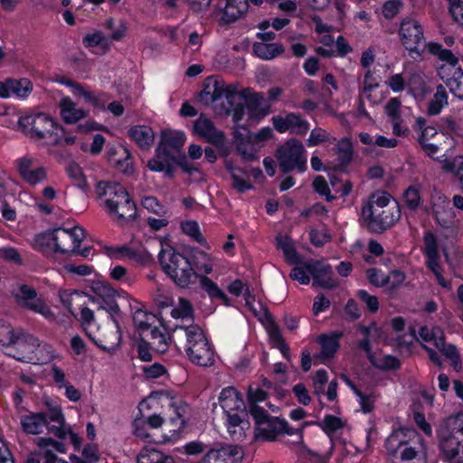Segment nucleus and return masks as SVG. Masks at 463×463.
Listing matches in <instances>:
<instances>
[{
  "instance_id": "nucleus-1",
  "label": "nucleus",
  "mask_w": 463,
  "mask_h": 463,
  "mask_svg": "<svg viewBox=\"0 0 463 463\" xmlns=\"http://www.w3.org/2000/svg\"><path fill=\"white\" fill-rule=\"evenodd\" d=\"M172 338L179 348L184 350L193 364L204 367L214 364L213 349L198 325H175L172 328Z\"/></svg>"
},
{
  "instance_id": "nucleus-2",
  "label": "nucleus",
  "mask_w": 463,
  "mask_h": 463,
  "mask_svg": "<svg viewBox=\"0 0 463 463\" xmlns=\"http://www.w3.org/2000/svg\"><path fill=\"white\" fill-rule=\"evenodd\" d=\"M401 218L399 205L387 194H373L361 209L362 224L369 232L383 233Z\"/></svg>"
},
{
  "instance_id": "nucleus-3",
  "label": "nucleus",
  "mask_w": 463,
  "mask_h": 463,
  "mask_svg": "<svg viewBox=\"0 0 463 463\" xmlns=\"http://www.w3.org/2000/svg\"><path fill=\"white\" fill-rule=\"evenodd\" d=\"M96 193L99 197H107L105 206L118 222L124 223L136 218V203L121 184L100 181L96 185Z\"/></svg>"
},
{
  "instance_id": "nucleus-4",
  "label": "nucleus",
  "mask_w": 463,
  "mask_h": 463,
  "mask_svg": "<svg viewBox=\"0 0 463 463\" xmlns=\"http://www.w3.org/2000/svg\"><path fill=\"white\" fill-rule=\"evenodd\" d=\"M159 245L161 250L158 253V261L165 273L180 288L194 284L199 275L194 271L189 260L169 245L164 247L161 242Z\"/></svg>"
},
{
  "instance_id": "nucleus-5",
  "label": "nucleus",
  "mask_w": 463,
  "mask_h": 463,
  "mask_svg": "<svg viewBox=\"0 0 463 463\" xmlns=\"http://www.w3.org/2000/svg\"><path fill=\"white\" fill-rule=\"evenodd\" d=\"M438 435L445 458L450 463H463V414L448 418Z\"/></svg>"
},
{
  "instance_id": "nucleus-6",
  "label": "nucleus",
  "mask_w": 463,
  "mask_h": 463,
  "mask_svg": "<svg viewBox=\"0 0 463 463\" xmlns=\"http://www.w3.org/2000/svg\"><path fill=\"white\" fill-rule=\"evenodd\" d=\"M85 237V231L81 227L75 226L71 230L58 228L52 232L37 236L36 243L40 250L53 246L55 252L73 254L77 252Z\"/></svg>"
},
{
  "instance_id": "nucleus-7",
  "label": "nucleus",
  "mask_w": 463,
  "mask_h": 463,
  "mask_svg": "<svg viewBox=\"0 0 463 463\" xmlns=\"http://www.w3.org/2000/svg\"><path fill=\"white\" fill-rule=\"evenodd\" d=\"M250 414L255 420L256 437L259 439L273 441L282 433L294 434L298 433L300 443H302V429L293 430L288 427V423L279 418L270 417L267 411L258 405L251 407Z\"/></svg>"
},
{
  "instance_id": "nucleus-8",
  "label": "nucleus",
  "mask_w": 463,
  "mask_h": 463,
  "mask_svg": "<svg viewBox=\"0 0 463 463\" xmlns=\"http://www.w3.org/2000/svg\"><path fill=\"white\" fill-rule=\"evenodd\" d=\"M275 157L283 174L293 171L303 173L307 168L306 149L296 138H290L279 146L275 151Z\"/></svg>"
},
{
  "instance_id": "nucleus-9",
  "label": "nucleus",
  "mask_w": 463,
  "mask_h": 463,
  "mask_svg": "<svg viewBox=\"0 0 463 463\" xmlns=\"http://www.w3.org/2000/svg\"><path fill=\"white\" fill-rule=\"evenodd\" d=\"M220 103L215 104L214 110L217 115L227 116L232 114L235 122L240 121L244 116L243 97L239 90L238 84H227L222 86L220 90Z\"/></svg>"
},
{
  "instance_id": "nucleus-10",
  "label": "nucleus",
  "mask_w": 463,
  "mask_h": 463,
  "mask_svg": "<svg viewBox=\"0 0 463 463\" xmlns=\"http://www.w3.org/2000/svg\"><path fill=\"white\" fill-rule=\"evenodd\" d=\"M18 128L33 140H42L52 137L58 126L52 118L43 113L23 116L17 122Z\"/></svg>"
},
{
  "instance_id": "nucleus-11",
  "label": "nucleus",
  "mask_w": 463,
  "mask_h": 463,
  "mask_svg": "<svg viewBox=\"0 0 463 463\" xmlns=\"http://www.w3.org/2000/svg\"><path fill=\"white\" fill-rule=\"evenodd\" d=\"M244 297H245L246 305L254 313V315L256 317H258L260 321L263 322L265 319L269 323L268 333H269V335L271 341L273 342L275 346L280 350L283 356L285 358L288 359L289 358V347L286 344V342L280 333V330H279V326L276 325V323L273 319V317L269 313L267 306H265L261 303H259L258 304L259 308L254 307L252 305V302L254 301L255 298H254V296H252L250 294L248 288L245 289Z\"/></svg>"
},
{
  "instance_id": "nucleus-12",
  "label": "nucleus",
  "mask_w": 463,
  "mask_h": 463,
  "mask_svg": "<svg viewBox=\"0 0 463 463\" xmlns=\"http://www.w3.org/2000/svg\"><path fill=\"white\" fill-rule=\"evenodd\" d=\"M15 345V353L13 356L19 361L40 364H46L51 359L45 346L41 345L38 339L33 336L17 338Z\"/></svg>"
},
{
  "instance_id": "nucleus-13",
  "label": "nucleus",
  "mask_w": 463,
  "mask_h": 463,
  "mask_svg": "<svg viewBox=\"0 0 463 463\" xmlns=\"http://www.w3.org/2000/svg\"><path fill=\"white\" fill-rule=\"evenodd\" d=\"M185 137L182 132L175 130H163L161 132V139L156 149V156L160 159H174L183 154Z\"/></svg>"
},
{
  "instance_id": "nucleus-14",
  "label": "nucleus",
  "mask_w": 463,
  "mask_h": 463,
  "mask_svg": "<svg viewBox=\"0 0 463 463\" xmlns=\"http://www.w3.org/2000/svg\"><path fill=\"white\" fill-rule=\"evenodd\" d=\"M90 290L94 296H90V298L93 302L100 304V307L109 312L112 317L119 313L120 309L118 305L119 295L108 283L94 281L90 286Z\"/></svg>"
},
{
  "instance_id": "nucleus-15",
  "label": "nucleus",
  "mask_w": 463,
  "mask_h": 463,
  "mask_svg": "<svg viewBox=\"0 0 463 463\" xmlns=\"http://www.w3.org/2000/svg\"><path fill=\"white\" fill-rule=\"evenodd\" d=\"M399 33L403 46L410 52H419L420 47L425 45L422 27L416 20H403Z\"/></svg>"
},
{
  "instance_id": "nucleus-16",
  "label": "nucleus",
  "mask_w": 463,
  "mask_h": 463,
  "mask_svg": "<svg viewBox=\"0 0 463 463\" xmlns=\"http://www.w3.org/2000/svg\"><path fill=\"white\" fill-rule=\"evenodd\" d=\"M90 336L97 345L109 353L118 348L121 343L119 326L114 317L109 323L99 326L95 336Z\"/></svg>"
},
{
  "instance_id": "nucleus-17",
  "label": "nucleus",
  "mask_w": 463,
  "mask_h": 463,
  "mask_svg": "<svg viewBox=\"0 0 463 463\" xmlns=\"http://www.w3.org/2000/svg\"><path fill=\"white\" fill-rule=\"evenodd\" d=\"M242 448L237 445L222 446L209 450L200 463H240L243 458Z\"/></svg>"
},
{
  "instance_id": "nucleus-18",
  "label": "nucleus",
  "mask_w": 463,
  "mask_h": 463,
  "mask_svg": "<svg viewBox=\"0 0 463 463\" xmlns=\"http://www.w3.org/2000/svg\"><path fill=\"white\" fill-rule=\"evenodd\" d=\"M17 171L24 181L34 185L46 179V168L36 165L33 157L23 156L16 161Z\"/></svg>"
},
{
  "instance_id": "nucleus-19",
  "label": "nucleus",
  "mask_w": 463,
  "mask_h": 463,
  "mask_svg": "<svg viewBox=\"0 0 463 463\" xmlns=\"http://www.w3.org/2000/svg\"><path fill=\"white\" fill-rule=\"evenodd\" d=\"M305 267L313 277L314 287L332 289L337 286V281L333 278V270L329 265L310 260L306 261Z\"/></svg>"
},
{
  "instance_id": "nucleus-20",
  "label": "nucleus",
  "mask_w": 463,
  "mask_h": 463,
  "mask_svg": "<svg viewBox=\"0 0 463 463\" xmlns=\"http://www.w3.org/2000/svg\"><path fill=\"white\" fill-rule=\"evenodd\" d=\"M217 8L222 13V22L232 24L246 15L249 4L248 0H218Z\"/></svg>"
},
{
  "instance_id": "nucleus-21",
  "label": "nucleus",
  "mask_w": 463,
  "mask_h": 463,
  "mask_svg": "<svg viewBox=\"0 0 463 463\" xmlns=\"http://www.w3.org/2000/svg\"><path fill=\"white\" fill-rule=\"evenodd\" d=\"M108 160L114 168L125 175H129L134 173L130 153L122 146L110 148L108 152Z\"/></svg>"
},
{
  "instance_id": "nucleus-22",
  "label": "nucleus",
  "mask_w": 463,
  "mask_h": 463,
  "mask_svg": "<svg viewBox=\"0 0 463 463\" xmlns=\"http://www.w3.org/2000/svg\"><path fill=\"white\" fill-rule=\"evenodd\" d=\"M139 336L142 343L148 345L150 349L157 353H165L168 348V340H173L172 335L167 339L165 335L155 326L139 333Z\"/></svg>"
},
{
  "instance_id": "nucleus-23",
  "label": "nucleus",
  "mask_w": 463,
  "mask_h": 463,
  "mask_svg": "<svg viewBox=\"0 0 463 463\" xmlns=\"http://www.w3.org/2000/svg\"><path fill=\"white\" fill-rule=\"evenodd\" d=\"M195 132L208 142L214 145H222L224 141V136L214 127L213 123L206 118L200 117L194 123Z\"/></svg>"
},
{
  "instance_id": "nucleus-24",
  "label": "nucleus",
  "mask_w": 463,
  "mask_h": 463,
  "mask_svg": "<svg viewBox=\"0 0 463 463\" xmlns=\"http://www.w3.org/2000/svg\"><path fill=\"white\" fill-rule=\"evenodd\" d=\"M222 86H224V81L218 77H208L203 81V89L198 94V100L204 105L220 100V90Z\"/></svg>"
},
{
  "instance_id": "nucleus-25",
  "label": "nucleus",
  "mask_w": 463,
  "mask_h": 463,
  "mask_svg": "<svg viewBox=\"0 0 463 463\" xmlns=\"http://www.w3.org/2000/svg\"><path fill=\"white\" fill-rule=\"evenodd\" d=\"M276 246L283 251L284 258L289 265L302 264V258L297 252L289 236L279 234L276 237Z\"/></svg>"
},
{
  "instance_id": "nucleus-26",
  "label": "nucleus",
  "mask_w": 463,
  "mask_h": 463,
  "mask_svg": "<svg viewBox=\"0 0 463 463\" xmlns=\"http://www.w3.org/2000/svg\"><path fill=\"white\" fill-rule=\"evenodd\" d=\"M219 402L225 412L238 411L244 405L243 400L234 387L224 388L220 394Z\"/></svg>"
},
{
  "instance_id": "nucleus-27",
  "label": "nucleus",
  "mask_w": 463,
  "mask_h": 463,
  "mask_svg": "<svg viewBox=\"0 0 463 463\" xmlns=\"http://www.w3.org/2000/svg\"><path fill=\"white\" fill-rule=\"evenodd\" d=\"M23 430L29 434H40L47 424V416L44 413H30L21 419Z\"/></svg>"
},
{
  "instance_id": "nucleus-28",
  "label": "nucleus",
  "mask_w": 463,
  "mask_h": 463,
  "mask_svg": "<svg viewBox=\"0 0 463 463\" xmlns=\"http://www.w3.org/2000/svg\"><path fill=\"white\" fill-rule=\"evenodd\" d=\"M128 136L142 149L149 148L155 138L154 131L146 126H135L128 130Z\"/></svg>"
},
{
  "instance_id": "nucleus-29",
  "label": "nucleus",
  "mask_w": 463,
  "mask_h": 463,
  "mask_svg": "<svg viewBox=\"0 0 463 463\" xmlns=\"http://www.w3.org/2000/svg\"><path fill=\"white\" fill-rule=\"evenodd\" d=\"M60 107L61 118L68 124L75 123L87 115L85 110L76 109L75 103L70 98H63Z\"/></svg>"
},
{
  "instance_id": "nucleus-30",
  "label": "nucleus",
  "mask_w": 463,
  "mask_h": 463,
  "mask_svg": "<svg viewBox=\"0 0 463 463\" xmlns=\"http://www.w3.org/2000/svg\"><path fill=\"white\" fill-rule=\"evenodd\" d=\"M47 416L46 427L48 431L58 438H64L66 431L64 430V418L61 409L52 408L49 411Z\"/></svg>"
},
{
  "instance_id": "nucleus-31",
  "label": "nucleus",
  "mask_w": 463,
  "mask_h": 463,
  "mask_svg": "<svg viewBox=\"0 0 463 463\" xmlns=\"http://www.w3.org/2000/svg\"><path fill=\"white\" fill-rule=\"evenodd\" d=\"M409 430L399 429L394 430L386 439L385 447L389 456L395 457L399 450L408 445L407 433Z\"/></svg>"
},
{
  "instance_id": "nucleus-32",
  "label": "nucleus",
  "mask_w": 463,
  "mask_h": 463,
  "mask_svg": "<svg viewBox=\"0 0 463 463\" xmlns=\"http://www.w3.org/2000/svg\"><path fill=\"white\" fill-rule=\"evenodd\" d=\"M341 335L328 336L326 335H321L318 336L317 341L322 346V350L318 354L315 355V359H319L322 362L331 358L337 351L339 344L337 338Z\"/></svg>"
},
{
  "instance_id": "nucleus-33",
  "label": "nucleus",
  "mask_w": 463,
  "mask_h": 463,
  "mask_svg": "<svg viewBox=\"0 0 463 463\" xmlns=\"http://www.w3.org/2000/svg\"><path fill=\"white\" fill-rule=\"evenodd\" d=\"M252 49L255 55L262 60H271L285 52L280 43H255Z\"/></svg>"
},
{
  "instance_id": "nucleus-34",
  "label": "nucleus",
  "mask_w": 463,
  "mask_h": 463,
  "mask_svg": "<svg viewBox=\"0 0 463 463\" xmlns=\"http://www.w3.org/2000/svg\"><path fill=\"white\" fill-rule=\"evenodd\" d=\"M335 151L339 163L332 166L333 170L342 169L351 162L353 156L351 142L346 138L342 139L335 146Z\"/></svg>"
},
{
  "instance_id": "nucleus-35",
  "label": "nucleus",
  "mask_w": 463,
  "mask_h": 463,
  "mask_svg": "<svg viewBox=\"0 0 463 463\" xmlns=\"http://www.w3.org/2000/svg\"><path fill=\"white\" fill-rule=\"evenodd\" d=\"M448 104V94L443 85L437 86L433 98L430 100L427 112L429 115H438L442 108Z\"/></svg>"
},
{
  "instance_id": "nucleus-36",
  "label": "nucleus",
  "mask_w": 463,
  "mask_h": 463,
  "mask_svg": "<svg viewBox=\"0 0 463 463\" xmlns=\"http://www.w3.org/2000/svg\"><path fill=\"white\" fill-rule=\"evenodd\" d=\"M438 201L439 202L434 203L432 205L433 214L436 221L441 226H447L452 218V212L451 208L449 207V203L442 200L441 198H439Z\"/></svg>"
},
{
  "instance_id": "nucleus-37",
  "label": "nucleus",
  "mask_w": 463,
  "mask_h": 463,
  "mask_svg": "<svg viewBox=\"0 0 463 463\" xmlns=\"http://www.w3.org/2000/svg\"><path fill=\"white\" fill-rule=\"evenodd\" d=\"M428 51L439 60L448 62L451 66L457 65L458 59L449 50L444 49L441 44L437 43H429Z\"/></svg>"
},
{
  "instance_id": "nucleus-38",
  "label": "nucleus",
  "mask_w": 463,
  "mask_h": 463,
  "mask_svg": "<svg viewBox=\"0 0 463 463\" xmlns=\"http://www.w3.org/2000/svg\"><path fill=\"white\" fill-rule=\"evenodd\" d=\"M174 164H175V161L168 157L160 159L155 156L147 162V167L151 171L165 172L167 177L173 178L175 173Z\"/></svg>"
},
{
  "instance_id": "nucleus-39",
  "label": "nucleus",
  "mask_w": 463,
  "mask_h": 463,
  "mask_svg": "<svg viewBox=\"0 0 463 463\" xmlns=\"http://www.w3.org/2000/svg\"><path fill=\"white\" fill-rule=\"evenodd\" d=\"M86 297H88V295L78 291H68L64 289L59 291V298L61 303L73 316V306L81 304Z\"/></svg>"
},
{
  "instance_id": "nucleus-40",
  "label": "nucleus",
  "mask_w": 463,
  "mask_h": 463,
  "mask_svg": "<svg viewBox=\"0 0 463 463\" xmlns=\"http://www.w3.org/2000/svg\"><path fill=\"white\" fill-rule=\"evenodd\" d=\"M171 317L175 319H182V323L180 325H184L183 323L184 319L193 320L194 318L193 306L185 298H179L178 306L173 307L171 310Z\"/></svg>"
},
{
  "instance_id": "nucleus-41",
  "label": "nucleus",
  "mask_w": 463,
  "mask_h": 463,
  "mask_svg": "<svg viewBox=\"0 0 463 463\" xmlns=\"http://www.w3.org/2000/svg\"><path fill=\"white\" fill-rule=\"evenodd\" d=\"M437 129L433 127L424 128L421 131V135L419 138V142L425 151V153L430 156L434 157L435 154L438 152V146L428 143V140L437 135Z\"/></svg>"
},
{
  "instance_id": "nucleus-42",
  "label": "nucleus",
  "mask_w": 463,
  "mask_h": 463,
  "mask_svg": "<svg viewBox=\"0 0 463 463\" xmlns=\"http://www.w3.org/2000/svg\"><path fill=\"white\" fill-rule=\"evenodd\" d=\"M227 169L231 173V177L232 179V187L236 189L240 193H243L246 190L250 188V184L245 179V174L240 168H235L232 166V165L227 164Z\"/></svg>"
},
{
  "instance_id": "nucleus-43",
  "label": "nucleus",
  "mask_w": 463,
  "mask_h": 463,
  "mask_svg": "<svg viewBox=\"0 0 463 463\" xmlns=\"http://www.w3.org/2000/svg\"><path fill=\"white\" fill-rule=\"evenodd\" d=\"M201 287L212 297L218 298L223 301L225 305H229V298L227 296L217 287V285L209 278L205 276H199Z\"/></svg>"
},
{
  "instance_id": "nucleus-44",
  "label": "nucleus",
  "mask_w": 463,
  "mask_h": 463,
  "mask_svg": "<svg viewBox=\"0 0 463 463\" xmlns=\"http://www.w3.org/2000/svg\"><path fill=\"white\" fill-rule=\"evenodd\" d=\"M449 90L463 100V68L459 66L447 82Z\"/></svg>"
},
{
  "instance_id": "nucleus-45",
  "label": "nucleus",
  "mask_w": 463,
  "mask_h": 463,
  "mask_svg": "<svg viewBox=\"0 0 463 463\" xmlns=\"http://www.w3.org/2000/svg\"><path fill=\"white\" fill-rule=\"evenodd\" d=\"M133 321L139 333H143L154 326L156 317L142 310H137L134 313Z\"/></svg>"
},
{
  "instance_id": "nucleus-46",
  "label": "nucleus",
  "mask_w": 463,
  "mask_h": 463,
  "mask_svg": "<svg viewBox=\"0 0 463 463\" xmlns=\"http://www.w3.org/2000/svg\"><path fill=\"white\" fill-rule=\"evenodd\" d=\"M7 86L10 90V95L14 94L17 97H21V98L27 96V94L32 90V84L27 79H21V80L8 79Z\"/></svg>"
},
{
  "instance_id": "nucleus-47",
  "label": "nucleus",
  "mask_w": 463,
  "mask_h": 463,
  "mask_svg": "<svg viewBox=\"0 0 463 463\" xmlns=\"http://www.w3.org/2000/svg\"><path fill=\"white\" fill-rule=\"evenodd\" d=\"M286 120L288 122V130L292 133L303 135L308 130V123L294 113L288 114Z\"/></svg>"
},
{
  "instance_id": "nucleus-48",
  "label": "nucleus",
  "mask_w": 463,
  "mask_h": 463,
  "mask_svg": "<svg viewBox=\"0 0 463 463\" xmlns=\"http://www.w3.org/2000/svg\"><path fill=\"white\" fill-rule=\"evenodd\" d=\"M21 305L33 312L41 314L46 318L53 317L50 307L41 298H38L37 297H33V298L26 300Z\"/></svg>"
},
{
  "instance_id": "nucleus-49",
  "label": "nucleus",
  "mask_w": 463,
  "mask_h": 463,
  "mask_svg": "<svg viewBox=\"0 0 463 463\" xmlns=\"http://www.w3.org/2000/svg\"><path fill=\"white\" fill-rule=\"evenodd\" d=\"M371 364L381 370H396L401 366L400 360L393 355H384L380 359L370 357Z\"/></svg>"
},
{
  "instance_id": "nucleus-50",
  "label": "nucleus",
  "mask_w": 463,
  "mask_h": 463,
  "mask_svg": "<svg viewBox=\"0 0 463 463\" xmlns=\"http://www.w3.org/2000/svg\"><path fill=\"white\" fill-rule=\"evenodd\" d=\"M423 243L422 250L427 258L439 257L437 238L432 232L428 231L424 233Z\"/></svg>"
},
{
  "instance_id": "nucleus-51",
  "label": "nucleus",
  "mask_w": 463,
  "mask_h": 463,
  "mask_svg": "<svg viewBox=\"0 0 463 463\" xmlns=\"http://www.w3.org/2000/svg\"><path fill=\"white\" fill-rule=\"evenodd\" d=\"M241 96L243 97V103L246 102L250 109H256L264 100V97L261 94L254 92L250 89L242 90Z\"/></svg>"
},
{
  "instance_id": "nucleus-52",
  "label": "nucleus",
  "mask_w": 463,
  "mask_h": 463,
  "mask_svg": "<svg viewBox=\"0 0 463 463\" xmlns=\"http://www.w3.org/2000/svg\"><path fill=\"white\" fill-rule=\"evenodd\" d=\"M405 205L414 211L418 208L420 201V192L417 188L410 186L403 194Z\"/></svg>"
},
{
  "instance_id": "nucleus-53",
  "label": "nucleus",
  "mask_w": 463,
  "mask_h": 463,
  "mask_svg": "<svg viewBox=\"0 0 463 463\" xmlns=\"http://www.w3.org/2000/svg\"><path fill=\"white\" fill-rule=\"evenodd\" d=\"M13 327L10 325H0V345L3 346H8L15 345L16 339Z\"/></svg>"
},
{
  "instance_id": "nucleus-54",
  "label": "nucleus",
  "mask_w": 463,
  "mask_h": 463,
  "mask_svg": "<svg viewBox=\"0 0 463 463\" xmlns=\"http://www.w3.org/2000/svg\"><path fill=\"white\" fill-rule=\"evenodd\" d=\"M305 263L302 260V264H298L294 267L289 274V277L293 280H297L301 284L307 285L310 281L308 270L305 267Z\"/></svg>"
},
{
  "instance_id": "nucleus-55",
  "label": "nucleus",
  "mask_w": 463,
  "mask_h": 463,
  "mask_svg": "<svg viewBox=\"0 0 463 463\" xmlns=\"http://www.w3.org/2000/svg\"><path fill=\"white\" fill-rule=\"evenodd\" d=\"M322 429L328 434L335 432L344 427L342 420L336 416L327 415L321 423Z\"/></svg>"
},
{
  "instance_id": "nucleus-56",
  "label": "nucleus",
  "mask_w": 463,
  "mask_h": 463,
  "mask_svg": "<svg viewBox=\"0 0 463 463\" xmlns=\"http://www.w3.org/2000/svg\"><path fill=\"white\" fill-rule=\"evenodd\" d=\"M142 205L156 215H164L165 213V206L154 196L145 197L142 201Z\"/></svg>"
},
{
  "instance_id": "nucleus-57",
  "label": "nucleus",
  "mask_w": 463,
  "mask_h": 463,
  "mask_svg": "<svg viewBox=\"0 0 463 463\" xmlns=\"http://www.w3.org/2000/svg\"><path fill=\"white\" fill-rule=\"evenodd\" d=\"M182 229L184 233L194 238L196 241L203 243L205 241V239L201 234L199 230V225L194 221H188L182 224Z\"/></svg>"
},
{
  "instance_id": "nucleus-58",
  "label": "nucleus",
  "mask_w": 463,
  "mask_h": 463,
  "mask_svg": "<svg viewBox=\"0 0 463 463\" xmlns=\"http://www.w3.org/2000/svg\"><path fill=\"white\" fill-rule=\"evenodd\" d=\"M313 187L316 192L322 195H326L328 202H332L335 196L330 194V189L326 179L323 176H317L313 181Z\"/></svg>"
},
{
  "instance_id": "nucleus-59",
  "label": "nucleus",
  "mask_w": 463,
  "mask_h": 463,
  "mask_svg": "<svg viewBox=\"0 0 463 463\" xmlns=\"http://www.w3.org/2000/svg\"><path fill=\"white\" fill-rule=\"evenodd\" d=\"M74 93L83 97L85 100L91 103L94 107L103 108L104 105L100 102L99 99L97 98L92 92L86 90L81 85H74Z\"/></svg>"
},
{
  "instance_id": "nucleus-60",
  "label": "nucleus",
  "mask_w": 463,
  "mask_h": 463,
  "mask_svg": "<svg viewBox=\"0 0 463 463\" xmlns=\"http://www.w3.org/2000/svg\"><path fill=\"white\" fill-rule=\"evenodd\" d=\"M127 257L142 266L152 262V255L147 251L127 250Z\"/></svg>"
},
{
  "instance_id": "nucleus-61",
  "label": "nucleus",
  "mask_w": 463,
  "mask_h": 463,
  "mask_svg": "<svg viewBox=\"0 0 463 463\" xmlns=\"http://www.w3.org/2000/svg\"><path fill=\"white\" fill-rule=\"evenodd\" d=\"M444 355L449 358L452 361V364L455 368L460 365V358L459 354L456 349V347L452 345H446L444 342V346H436Z\"/></svg>"
},
{
  "instance_id": "nucleus-62",
  "label": "nucleus",
  "mask_w": 463,
  "mask_h": 463,
  "mask_svg": "<svg viewBox=\"0 0 463 463\" xmlns=\"http://www.w3.org/2000/svg\"><path fill=\"white\" fill-rule=\"evenodd\" d=\"M378 83H372V82H364V90H363V99L365 98L368 101L372 102L373 104H378L382 98L380 95H375L373 93L374 89L378 88Z\"/></svg>"
},
{
  "instance_id": "nucleus-63",
  "label": "nucleus",
  "mask_w": 463,
  "mask_h": 463,
  "mask_svg": "<svg viewBox=\"0 0 463 463\" xmlns=\"http://www.w3.org/2000/svg\"><path fill=\"white\" fill-rule=\"evenodd\" d=\"M402 102L398 98H392L385 106L387 115L391 119L398 120L401 118L400 109Z\"/></svg>"
},
{
  "instance_id": "nucleus-64",
  "label": "nucleus",
  "mask_w": 463,
  "mask_h": 463,
  "mask_svg": "<svg viewBox=\"0 0 463 463\" xmlns=\"http://www.w3.org/2000/svg\"><path fill=\"white\" fill-rule=\"evenodd\" d=\"M268 394L266 392L260 389H253L251 386L248 389V400H249V410H251V407L257 405L258 402H261L266 400Z\"/></svg>"
}]
</instances>
